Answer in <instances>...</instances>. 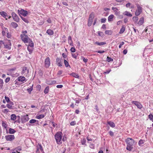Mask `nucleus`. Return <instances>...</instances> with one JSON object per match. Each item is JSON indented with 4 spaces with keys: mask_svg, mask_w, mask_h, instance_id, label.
Segmentation results:
<instances>
[{
    "mask_svg": "<svg viewBox=\"0 0 153 153\" xmlns=\"http://www.w3.org/2000/svg\"><path fill=\"white\" fill-rule=\"evenodd\" d=\"M127 144L126 149L127 150L130 151H132L133 149V146L134 143V140L131 138H128L125 140Z\"/></svg>",
    "mask_w": 153,
    "mask_h": 153,
    "instance_id": "nucleus-1",
    "label": "nucleus"
},
{
    "mask_svg": "<svg viewBox=\"0 0 153 153\" xmlns=\"http://www.w3.org/2000/svg\"><path fill=\"white\" fill-rule=\"evenodd\" d=\"M62 134L61 132H57L54 136L56 143L60 145L62 143Z\"/></svg>",
    "mask_w": 153,
    "mask_h": 153,
    "instance_id": "nucleus-2",
    "label": "nucleus"
},
{
    "mask_svg": "<svg viewBox=\"0 0 153 153\" xmlns=\"http://www.w3.org/2000/svg\"><path fill=\"white\" fill-rule=\"evenodd\" d=\"M20 36L22 40L25 43H27L30 39L27 35L25 34H22Z\"/></svg>",
    "mask_w": 153,
    "mask_h": 153,
    "instance_id": "nucleus-3",
    "label": "nucleus"
},
{
    "mask_svg": "<svg viewBox=\"0 0 153 153\" xmlns=\"http://www.w3.org/2000/svg\"><path fill=\"white\" fill-rule=\"evenodd\" d=\"M137 9L135 12V15L136 16L139 15L142 12V7L138 4H137Z\"/></svg>",
    "mask_w": 153,
    "mask_h": 153,
    "instance_id": "nucleus-4",
    "label": "nucleus"
},
{
    "mask_svg": "<svg viewBox=\"0 0 153 153\" xmlns=\"http://www.w3.org/2000/svg\"><path fill=\"white\" fill-rule=\"evenodd\" d=\"M5 138L7 141H12L15 139V137L13 135L8 134L6 135Z\"/></svg>",
    "mask_w": 153,
    "mask_h": 153,
    "instance_id": "nucleus-5",
    "label": "nucleus"
},
{
    "mask_svg": "<svg viewBox=\"0 0 153 153\" xmlns=\"http://www.w3.org/2000/svg\"><path fill=\"white\" fill-rule=\"evenodd\" d=\"M18 13L19 15H21L24 16H26L28 14L27 12L25 10L22 9L18 10Z\"/></svg>",
    "mask_w": 153,
    "mask_h": 153,
    "instance_id": "nucleus-6",
    "label": "nucleus"
},
{
    "mask_svg": "<svg viewBox=\"0 0 153 153\" xmlns=\"http://www.w3.org/2000/svg\"><path fill=\"white\" fill-rule=\"evenodd\" d=\"M28 73L29 69L27 68V67H25L23 68L22 74L26 76L28 75Z\"/></svg>",
    "mask_w": 153,
    "mask_h": 153,
    "instance_id": "nucleus-7",
    "label": "nucleus"
},
{
    "mask_svg": "<svg viewBox=\"0 0 153 153\" xmlns=\"http://www.w3.org/2000/svg\"><path fill=\"white\" fill-rule=\"evenodd\" d=\"M51 63L50 59L49 57L46 58L45 61V66L46 68H48L50 65Z\"/></svg>",
    "mask_w": 153,
    "mask_h": 153,
    "instance_id": "nucleus-8",
    "label": "nucleus"
},
{
    "mask_svg": "<svg viewBox=\"0 0 153 153\" xmlns=\"http://www.w3.org/2000/svg\"><path fill=\"white\" fill-rule=\"evenodd\" d=\"M12 17L14 21L18 22L19 21V18L17 15L14 12H13L12 13Z\"/></svg>",
    "mask_w": 153,
    "mask_h": 153,
    "instance_id": "nucleus-9",
    "label": "nucleus"
},
{
    "mask_svg": "<svg viewBox=\"0 0 153 153\" xmlns=\"http://www.w3.org/2000/svg\"><path fill=\"white\" fill-rule=\"evenodd\" d=\"M132 103L135 105L139 109H141L143 107L142 105L139 102L137 101H132Z\"/></svg>",
    "mask_w": 153,
    "mask_h": 153,
    "instance_id": "nucleus-10",
    "label": "nucleus"
},
{
    "mask_svg": "<svg viewBox=\"0 0 153 153\" xmlns=\"http://www.w3.org/2000/svg\"><path fill=\"white\" fill-rule=\"evenodd\" d=\"M29 119V118L27 115H24L21 118L22 122V123H25L28 121Z\"/></svg>",
    "mask_w": 153,
    "mask_h": 153,
    "instance_id": "nucleus-11",
    "label": "nucleus"
},
{
    "mask_svg": "<svg viewBox=\"0 0 153 153\" xmlns=\"http://www.w3.org/2000/svg\"><path fill=\"white\" fill-rule=\"evenodd\" d=\"M62 59L61 58H57L56 59V62L57 63V65L59 67H61L62 66L61 63L62 60Z\"/></svg>",
    "mask_w": 153,
    "mask_h": 153,
    "instance_id": "nucleus-12",
    "label": "nucleus"
},
{
    "mask_svg": "<svg viewBox=\"0 0 153 153\" xmlns=\"http://www.w3.org/2000/svg\"><path fill=\"white\" fill-rule=\"evenodd\" d=\"M17 79L19 82H22V83H24V82L26 81L25 78L24 76H22L19 77Z\"/></svg>",
    "mask_w": 153,
    "mask_h": 153,
    "instance_id": "nucleus-13",
    "label": "nucleus"
},
{
    "mask_svg": "<svg viewBox=\"0 0 153 153\" xmlns=\"http://www.w3.org/2000/svg\"><path fill=\"white\" fill-rule=\"evenodd\" d=\"M68 44L71 46H74L73 42L72 39V38L71 36H69L68 38Z\"/></svg>",
    "mask_w": 153,
    "mask_h": 153,
    "instance_id": "nucleus-14",
    "label": "nucleus"
},
{
    "mask_svg": "<svg viewBox=\"0 0 153 153\" xmlns=\"http://www.w3.org/2000/svg\"><path fill=\"white\" fill-rule=\"evenodd\" d=\"M37 148L38 150H40L42 153H44L42 146L39 143H38L37 146Z\"/></svg>",
    "mask_w": 153,
    "mask_h": 153,
    "instance_id": "nucleus-15",
    "label": "nucleus"
},
{
    "mask_svg": "<svg viewBox=\"0 0 153 153\" xmlns=\"http://www.w3.org/2000/svg\"><path fill=\"white\" fill-rule=\"evenodd\" d=\"M94 44H96L98 45L102 46L106 44V42H93Z\"/></svg>",
    "mask_w": 153,
    "mask_h": 153,
    "instance_id": "nucleus-16",
    "label": "nucleus"
},
{
    "mask_svg": "<svg viewBox=\"0 0 153 153\" xmlns=\"http://www.w3.org/2000/svg\"><path fill=\"white\" fill-rule=\"evenodd\" d=\"M0 14L4 18L6 19H7L6 18L8 16L7 15V13L4 11H1V12H0Z\"/></svg>",
    "mask_w": 153,
    "mask_h": 153,
    "instance_id": "nucleus-17",
    "label": "nucleus"
},
{
    "mask_svg": "<svg viewBox=\"0 0 153 153\" xmlns=\"http://www.w3.org/2000/svg\"><path fill=\"white\" fill-rule=\"evenodd\" d=\"M46 33L49 35H52L54 33V32L51 29H48L46 31Z\"/></svg>",
    "mask_w": 153,
    "mask_h": 153,
    "instance_id": "nucleus-18",
    "label": "nucleus"
},
{
    "mask_svg": "<svg viewBox=\"0 0 153 153\" xmlns=\"http://www.w3.org/2000/svg\"><path fill=\"white\" fill-rule=\"evenodd\" d=\"M107 124L112 128H114L115 127V125L114 123L111 121H108L107 122Z\"/></svg>",
    "mask_w": 153,
    "mask_h": 153,
    "instance_id": "nucleus-19",
    "label": "nucleus"
},
{
    "mask_svg": "<svg viewBox=\"0 0 153 153\" xmlns=\"http://www.w3.org/2000/svg\"><path fill=\"white\" fill-rule=\"evenodd\" d=\"M9 103V104H7L6 106L8 108L11 109L12 108V106L14 104L11 101Z\"/></svg>",
    "mask_w": 153,
    "mask_h": 153,
    "instance_id": "nucleus-20",
    "label": "nucleus"
},
{
    "mask_svg": "<svg viewBox=\"0 0 153 153\" xmlns=\"http://www.w3.org/2000/svg\"><path fill=\"white\" fill-rule=\"evenodd\" d=\"M8 31V29L7 28L4 27L3 29V30L2 31V35L4 36L5 35L6 32L7 33Z\"/></svg>",
    "mask_w": 153,
    "mask_h": 153,
    "instance_id": "nucleus-21",
    "label": "nucleus"
},
{
    "mask_svg": "<svg viewBox=\"0 0 153 153\" xmlns=\"http://www.w3.org/2000/svg\"><path fill=\"white\" fill-rule=\"evenodd\" d=\"M144 21V18L143 17H142L140 19L138 22V24L140 26L143 23Z\"/></svg>",
    "mask_w": 153,
    "mask_h": 153,
    "instance_id": "nucleus-22",
    "label": "nucleus"
},
{
    "mask_svg": "<svg viewBox=\"0 0 153 153\" xmlns=\"http://www.w3.org/2000/svg\"><path fill=\"white\" fill-rule=\"evenodd\" d=\"M114 15L113 14L110 15L108 17V20L109 22H111L113 20Z\"/></svg>",
    "mask_w": 153,
    "mask_h": 153,
    "instance_id": "nucleus-23",
    "label": "nucleus"
},
{
    "mask_svg": "<svg viewBox=\"0 0 153 153\" xmlns=\"http://www.w3.org/2000/svg\"><path fill=\"white\" fill-rule=\"evenodd\" d=\"M27 49L28 51L29 52V54H31L33 51L34 47L27 46Z\"/></svg>",
    "mask_w": 153,
    "mask_h": 153,
    "instance_id": "nucleus-24",
    "label": "nucleus"
},
{
    "mask_svg": "<svg viewBox=\"0 0 153 153\" xmlns=\"http://www.w3.org/2000/svg\"><path fill=\"white\" fill-rule=\"evenodd\" d=\"M11 45V43L10 42H9V43L8 45L7 44H4V48L6 49H8V50H10L11 49V47L10 46Z\"/></svg>",
    "mask_w": 153,
    "mask_h": 153,
    "instance_id": "nucleus-25",
    "label": "nucleus"
},
{
    "mask_svg": "<svg viewBox=\"0 0 153 153\" xmlns=\"http://www.w3.org/2000/svg\"><path fill=\"white\" fill-rule=\"evenodd\" d=\"M27 43H29L28 45V47H34V44L33 42L31 40H30V41L28 42Z\"/></svg>",
    "mask_w": 153,
    "mask_h": 153,
    "instance_id": "nucleus-26",
    "label": "nucleus"
},
{
    "mask_svg": "<svg viewBox=\"0 0 153 153\" xmlns=\"http://www.w3.org/2000/svg\"><path fill=\"white\" fill-rule=\"evenodd\" d=\"M16 119V115L14 114H11L10 116V119L12 120H15Z\"/></svg>",
    "mask_w": 153,
    "mask_h": 153,
    "instance_id": "nucleus-27",
    "label": "nucleus"
},
{
    "mask_svg": "<svg viewBox=\"0 0 153 153\" xmlns=\"http://www.w3.org/2000/svg\"><path fill=\"white\" fill-rule=\"evenodd\" d=\"M70 75H72L73 77L77 78H79V76L78 74L75 73H72Z\"/></svg>",
    "mask_w": 153,
    "mask_h": 153,
    "instance_id": "nucleus-28",
    "label": "nucleus"
},
{
    "mask_svg": "<svg viewBox=\"0 0 153 153\" xmlns=\"http://www.w3.org/2000/svg\"><path fill=\"white\" fill-rule=\"evenodd\" d=\"M45 115L44 114H40L39 115H37L36 117V118L40 119L43 118Z\"/></svg>",
    "mask_w": 153,
    "mask_h": 153,
    "instance_id": "nucleus-29",
    "label": "nucleus"
},
{
    "mask_svg": "<svg viewBox=\"0 0 153 153\" xmlns=\"http://www.w3.org/2000/svg\"><path fill=\"white\" fill-rule=\"evenodd\" d=\"M125 27L124 25H123L122 26V28L120 30L119 32V33L120 34H121L123 33L125 31Z\"/></svg>",
    "mask_w": 153,
    "mask_h": 153,
    "instance_id": "nucleus-30",
    "label": "nucleus"
},
{
    "mask_svg": "<svg viewBox=\"0 0 153 153\" xmlns=\"http://www.w3.org/2000/svg\"><path fill=\"white\" fill-rule=\"evenodd\" d=\"M11 26L14 28H16L18 26V24L16 22H12L11 24Z\"/></svg>",
    "mask_w": 153,
    "mask_h": 153,
    "instance_id": "nucleus-31",
    "label": "nucleus"
},
{
    "mask_svg": "<svg viewBox=\"0 0 153 153\" xmlns=\"http://www.w3.org/2000/svg\"><path fill=\"white\" fill-rule=\"evenodd\" d=\"M64 62L65 66L66 67H69L70 68H71L70 66L69 65V63L65 59H64Z\"/></svg>",
    "mask_w": 153,
    "mask_h": 153,
    "instance_id": "nucleus-32",
    "label": "nucleus"
},
{
    "mask_svg": "<svg viewBox=\"0 0 153 153\" xmlns=\"http://www.w3.org/2000/svg\"><path fill=\"white\" fill-rule=\"evenodd\" d=\"M16 131L14 129L10 128L9 129V133L10 134H13L16 132Z\"/></svg>",
    "mask_w": 153,
    "mask_h": 153,
    "instance_id": "nucleus-33",
    "label": "nucleus"
},
{
    "mask_svg": "<svg viewBox=\"0 0 153 153\" xmlns=\"http://www.w3.org/2000/svg\"><path fill=\"white\" fill-rule=\"evenodd\" d=\"M15 150L17 153H21L19 152V151H20L22 150V147L20 146L17 147L15 148Z\"/></svg>",
    "mask_w": 153,
    "mask_h": 153,
    "instance_id": "nucleus-34",
    "label": "nucleus"
},
{
    "mask_svg": "<svg viewBox=\"0 0 153 153\" xmlns=\"http://www.w3.org/2000/svg\"><path fill=\"white\" fill-rule=\"evenodd\" d=\"M4 82L3 80L0 78V89L2 88L3 86Z\"/></svg>",
    "mask_w": 153,
    "mask_h": 153,
    "instance_id": "nucleus-35",
    "label": "nucleus"
},
{
    "mask_svg": "<svg viewBox=\"0 0 153 153\" xmlns=\"http://www.w3.org/2000/svg\"><path fill=\"white\" fill-rule=\"evenodd\" d=\"M124 15L127 16L129 17H131L132 15L128 12L127 11H126L123 13Z\"/></svg>",
    "mask_w": 153,
    "mask_h": 153,
    "instance_id": "nucleus-36",
    "label": "nucleus"
},
{
    "mask_svg": "<svg viewBox=\"0 0 153 153\" xmlns=\"http://www.w3.org/2000/svg\"><path fill=\"white\" fill-rule=\"evenodd\" d=\"M38 121H39L38 120H36L34 119H32L30 120L29 121V123H31V124H33V123H36V122H38Z\"/></svg>",
    "mask_w": 153,
    "mask_h": 153,
    "instance_id": "nucleus-37",
    "label": "nucleus"
},
{
    "mask_svg": "<svg viewBox=\"0 0 153 153\" xmlns=\"http://www.w3.org/2000/svg\"><path fill=\"white\" fill-rule=\"evenodd\" d=\"M94 15L93 13H92L89 16V20H93L94 18Z\"/></svg>",
    "mask_w": 153,
    "mask_h": 153,
    "instance_id": "nucleus-38",
    "label": "nucleus"
},
{
    "mask_svg": "<svg viewBox=\"0 0 153 153\" xmlns=\"http://www.w3.org/2000/svg\"><path fill=\"white\" fill-rule=\"evenodd\" d=\"M144 143V140H140L138 142V144L140 146H141Z\"/></svg>",
    "mask_w": 153,
    "mask_h": 153,
    "instance_id": "nucleus-39",
    "label": "nucleus"
},
{
    "mask_svg": "<svg viewBox=\"0 0 153 153\" xmlns=\"http://www.w3.org/2000/svg\"><path fill=\"white\" fill-rule=\"evenodd\" d=\"M106 61L108 62H112L113 61V59L112 58L109 57V56H107L106 59Z\"/></svg>",
    "mask_w": 153,
    "mask_h": 153,
    "instance_id": "nucleus-40",
    "label": "nucleus"
},
{
    "mask_svg": "<svg viewBox=\"0 0 153 153\" xmlns=\"http://www.w3.org/2000/svg\"><path fill=\"white\" fill-rule=\"evenodd\" d=\"M105 33L106 34L111 35L112 33V32L110 30H107L105 31Z\"/></svg>",
    "mask_w": 153,
    "mask_h": 153,
    "instance_id": "nucleus-41",
    "label": "nucleus"
},
{
    "mask_svg": "<svg viewBox=\"0 0 153 153\" xmlns=\"http://www.w3.org/2000/svg\"><path fill=\"white\" fill-rule=\"evenodd\" d=\"M49 90V87L48 86H47L46 87L45 89L44 92L45 94H47L48 93Z\"/></svg>",
    "mask_w": 153,
    "mask_h": 153,
    "instance_id": "nucleus-42",
    "label": "nucleus"
},
{
    "mask_svg": "<svg viewBox=\"0 0 153 153\" xmlns=\"http://www.w3.org/2000/svg\"><path fill=\"white\" fill-rule=\"evenodd\" d=\"M138 19V17L137 16H134L133 18V21L135 22H137Z\"/></svg>",
    "mask_w": 153,
    "mask_h": 153,
    "instance_id": "nucleus-43",
    "label": "nucleus"
},
{
    "mask_svg": "<svg viewBox=\"0 0 153 153\" xmlns=\"http://www.w3.org/2000/svg\"><path fill=\"white\" fill-rule=\"evenodd\" d=\"M81 143L82 145H86V140L85 139H83L81 140Z\"/></svg>",
    "mask_w": 153,
    "mask_h": 153,
    "instance_id": "nucleus-44",
    "label": "nucleus"
},
{
    "mask_svg": "<svg viewBox=\"0 0 153 153\" xmlns=\"http://www.w3.org/2000/svg\"><path fill=\"white\" fill-rule=\"evenodd\" d=\"M98 35L100 36H103L104 35V33L103 32L99 31L97 32Z\"/></svg>",
    "mask_w": 153,
    "mask_h": 153,
    "instance_id": "nucleus-45",
    "label": "nucleus"
},
{
    "mask_svg": "<svg viewBox=\"0 0 153 153\" xmlns=\"http://www.w3.org/2000/svg\"><path fill=\"white\" fill-rule=\"evenodd\" d=\"M21 17L22 19L25 22L28 23V20L27 19L22 16H21Z\"/></svg>",
    "mask_w": 153,
    "mask_h": 153,
    "instance_id": "nucleus-46",
    "label": "nucleus"
},
{
    "mask_svg": "<svg viewBox=\"0 0 153 153\" xmlns=\"http://www.w3.org/2000/svg\"><path fill=\"white\" fill-rule=\"evenodd\" d=\"M149 118V119L151 121H152V120L153 119V115L152 114H150L148 116Z\"/></svg>",
    "mask_w": 153,
    "mask_h": 153,
    "instance_id": "nucleus-47",
    "label": "nucleus"
},
{
    "mask_svg": "<svg viewBox=\"0 0 153 153\" xmlns=\"http://www.w3.org/2000/svg\"><path fill=\"white\" fill-rule=\"evenodd\" d=\"M5 99L6 102L8 103L11 101L10 100V98L9 97H7L6 96L5 97Z\"/></svg>",
    "mask_w": 153,
    "mask_h": 153,
    "instance_id": "nucleus-48",
    "label": "nucleus"
},
{
    "mask_svg": "<svg viewBox=\"0 0 153 153\" xmlns=\"http://www.w3.org/2000/svg\"><path fill=\"white\" fill-rule=\"evenodd\" d=\"M75 100L76 101V103L78 104L81 101V99L79 98H76L75 99Z\"/></svg>",
    "mask_w": 153,
    "mask_h": 153,
    "instance_id": "nucleus-49",
    "label": "nucleus"
},
{
    "mask_svg": "<svg viewBox=\"0 0 153 153\" xmlns=\"http://www.w3.org/2000/svg\"><path fill=\"white\" fill-rule=\"evenodd\" d=\"M81 58L83 59V62L85 63H86L88 61V59H85L84 56H82Z\"/></svg>",
    "mask_w": 153,
    "mask_h": 153,
    "instance_id": "nucleus-50",
    "label": "nucleus"
},
{
    "mask_svg": "<svg viewBox=\"0 0 153 153\" xmlns=\"http://www.w3.org/2000/svg\"><path fill=\"white\" fill-rule=\"evenodd\" d=\"M92 22H93V20H91L89 19L88 23V26H91L92 24Z\"/></svg>",
    "mask_w": 153,
    "mask_h": 153,
    "instance_id": "nucleus-51",
    "label": "nucleus"
},
{
    "mask_svg": "<svg viewBox=\"0 0 153 153\" xmlns=\"http://www.w3.org/2000/svg\"><path fill=\"white\" fill-rule=\"evenodd\" d=\"M72 57L75 59H76L78 55V54H76L75 53H72Z\"/></svg>",
    "mask_w": 153,
    "mask_h": 153,
    "instance_id": "nucleus-52",
    "label": "nucleus"
},
{
    "mask_svg": "<svg viewBox=\"0 0 153 153\" xmlns=\"http://www.w3.org/2000/svg\"><path fill=\"white\" fill-rule=\"evenodd\" d=\"M70 51L71 52L74 53L75 52L76 50L74 47H72L70 49Z\"/></svg>",
    "mask_w": 153,
    "mask_h": 153,
    "instance_id": "nucleus-53",
    "label": "nucleus"
},
{
    "mask_svg": "<svg viewBox=\"0 0 153 153\" xmlns=\"http://www.w3.org/2000/svg\"><path fill=\"white\" fill-rule=\"evenodd\" d=\"M106 20L105 18H102L101 19V22L102 23H104Z\"/></svg>",
    "mask_w": 153,
    "mask_h": 153,
    "instance_id": "nucleus-54",
    "label": "nucleus"
},
{
    "mask_svg": "<svg viewBox=\"0 0 153 153\" xmlns=\"http://www.w3.org/2000/svg\"><path fill=\"white\" fill-rule=\"evenodd\" d=\"M4 42L2 40H0V48L3 45H4Z\"/></svg>",
    "mask_w": 153,
    "mask_h": 153,
    "instance_id": "nucleus-55",
    "label": "nucleus"
},
{
    "mask_svg": "<svg viewBox=\"0 0 153 153\" xmlns=\"http://www.w3.org/2000/svg\"><path fill=\"white\" fill-rule=\"evenodd\" d=\"M76 124V122L75 121H73L70 123V125L72 126H73Z\"/></svg>",
    "mask_w": 153,
    "mask_h": 153,
    "instance_id": "nucleus-56",
    "label": "nucleus"
},
{
    "mask_svg": "<svg viewBox=\"0 0 153 153\" xmlns=\"http://www.w3.org/2000/svg\"><path fill=\"white\" fill-rule=\"evenodd\" d=\"M11 34L10 33H9L8 32L7 33V36L8 38H10L11 37Z\"/></svg>",
    "mask_w": 153,
    "mask_h": 153,
    "instance_id": "nucleus-57",
    "label": "nucleus"
},
{
    "mask_svg": "<svg viewBox=\"0 0 153 153\" xmlns=\"http://www.w3.org/2000/svg\"><path fill=\"white\" fill-rule=\"evenodd\" d=\"M10 80V77H8L5 80V82L6 83H7Z\"/></svg>",
    "mask_w": 153,
    "mask_h": 153,
    "instance_id": "nucleus-58",
    "label": "nucleus"
},
{
    "mask_svg": "<svg viewBox=\"0 0 153 153\" xmlns=\"http://www.w3.org/2000/svg\"><path fill=\"white\" fill-rule=\"evenodd\" d=\"M56 83V81L55 80H52V81H51V82L50 83H48V84H50V85H52V84H54Z\"/></svg>",
    "mask_w": 153,
    "mask_h": 153,
    "instance_id": "nucleus-59",
    "label": "nucleus"
},
{
    "mask_svg": "<svg viewBox=\"0 0 153 153\" xmlns=\"http://www.w3.org/2000/svg\"><path fill=\"white\" fill-rule=\"evenodd\" d=\"M112 10H113L114 11L116 12L118 10V9L117 7H112Z\"/></svg>",
    "mask_w": 153,
    "mask_h": 153,
    "instance_id": "nucleus-60",
    "label": "nucleus"
},
{
    "mask_svg": "<svg viewBox=\"0 0 153 153\" xmlns=\"http://www.w3.org/2000/svg\"><path fill=\"white\" fill-rule=\"evenodd\" d=\"M124 44V42H122L119 45V47L120 48H121L122 47V46Z\"/></svg>",
    "mask_w": 153,
    "mask_h": 153,
    "instance_id": "nucleus-61",
    "label": "nucleus"
},
{
    "mask_svg": "<svg viewBox=\"0 0 153 153\" xmlns=\"http://www.w3.org/2000/svg\"><path fill=\"white\" fill-rule=\"evenodd\" d=\"M33 90V88L32 86L31 88H30L27 89V90L28 91V92H30H30L32 91Z\"/></svg>",
    "mask_w": 153,
    "mask_h": 153,
    "instance_id": "nucleus-62",
    "label": "nucleus"
},
{
    "mask_svg": "<svg viewBox=\"0 0 153 153\" xmlns=\"http://www.w3.org/2000/svg\"><path fill=\"white\" fill-rule=\"evenodd\" d=\"M111 69H109L108 70H106L104 72V73L106 74H108L109 73V72L111 71Z\"/></svg>",
    "mask_w": 153,
    "mask_h": 153,
    "instance_id": "nucleus-63",
    "label": "nucleus"
},
{
    "mask_svg": "<svg viewBox=\"0 0 153 153\" xmlns=\"http://www.w3.org/2000/svg\"><path fill=\"white\" fill-rule=\"evenodd\" d=\"M109 133L111 136L112 137L114 136V133L112 131H109Z\"/></svg>",
    "mask_w": 153,
    "mask_h": 153,
    "instance_id": "nucleus-64",
    "label": "nucleus"
}]
</instances>
